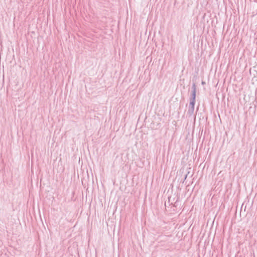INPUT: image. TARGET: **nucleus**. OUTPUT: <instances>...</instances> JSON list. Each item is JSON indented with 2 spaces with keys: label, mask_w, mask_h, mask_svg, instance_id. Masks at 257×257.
I'll use <instances>...</instances> for the list:
<instances>
[{
  "label": "nucleus",
  "mask_w": 257,
  "mask_h": 257,
  "mask_svg": "<svg viewBox=\"0 0 257 257\" xmlns=\"http://www.w3.org/2000/svg\"><path fill=\"white\" fill-rule=\"evenodd\" d=\"M195 99H196L195 98L190 97V102L195 103Z\"/></svg>",
  "instance_id": "obj_3"
},
{
  "label": "nucleus",
  "mask_w": 257,
  "mask_h": 257,
  "mask_svg": "<svg viewBox=\"0 0 257 257\" xmlns=\"http://www.w3.org/2000/svg\"><path fill=\"white\" fill-rule=\"evenodd\" d=\"M196 86L195 83H193L192 86V92L191 97L196 98Z\"/></svg>",
  "instance_id": "obj_1"
},
{
  "label": "nucleus",
  "mask_w": 257,
  "mask_h": 257,
  "mask_svg": "<svg viewBox=\"0 0 257 257\" xmlns=\"http://www.w3.org/2000/svg\"><path fill=\"white\" fill-rule=\"evenodd\" d=\"M194 105H195V102H190V103H189V106H192V107H194Z\"/></svg>",
  "instance_id": "obj_4"
},
{
  "label": "nucleus",
  "mask_w": 257,
  "mask_h": 257,
  "mask_svg": "<svg viewBox=\"0 0 257 257\" xmlns=\"http://www.w3.org/2000/svg\"><path fill=\"white\" fill-rule=\"evenodd\" d=\"M194 107L189 106L188 110V114H189L190 115H192L194 112Z\"/></svg>",
  "instance_id": "obj_2"
},
{
  "label": "nucleus",
  "mask_w": 257,
  "mask_h": 257,
  "mask_svg": "<svg viewBox=\"0 0 257 257\" xmlns=\"http://www.w3.org/2000/svg\"><path fill=\"white\" fill-rule=\"evenodd\" d=\"M187 175L186 174L185 176L184 180H185L187 178Z\"/></svg>",
  "instance_id": "obj_5"
}]
</instances>
